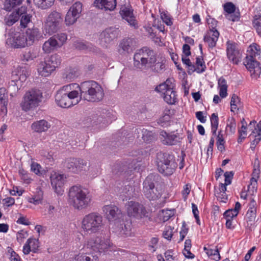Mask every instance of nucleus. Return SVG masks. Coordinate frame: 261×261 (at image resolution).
<instances>
[{"label":"nucleus","instance_id":"nucleus-1","mask_svg":"<svg viewBox=\"0 0 261 261\" xmlns=\"http://www.w3.org/2000/svg\"><path fill=\"white\" fill-rule=\"evenodd\" d=\"M105 95L102 87L94 81H87L82 84L71 83L61 87L55 95L56 104L63 108H69L78 104L82 97L91 102H99Z\"/></svg>","mask_w":261,"mask_h":261},{"label":"nucleus","instance_id":"nucleus-2","mask_svg":"<svg viewBox=\"0 0 261 261\" xmlns=\"http://www.w3.org/2000/svg\"><path fill=\"white\" fill-rule=\"evenodd\" d=\"M91 197L88 190L81 186L71 187L68 192V202L74 208L82 210L89 206Z\"/></svg>","mask_w":261,"mask_h":261},{"label":"nucleus","instance_id":"nucleus-3","mask_svg":"<svg viewBox=\"0 0 261 261\" xmlns=\"http://www.w3.org/2000/svg\"><path fill=\"white\" fill-rule=\"evenodd\" d=\"M105 225L103 217L98 213L85 215L81 221V229L86 233L92 234L100 231Z\"/></svg>","mask_w":261,"mask_h":261},{"label":"nucleus","instance_id":"nucleus-4","mask_svg":"<svg viewBox=\"0 0 261 261\" xmlns=\"http://www.w3.org/2000/svg\"><path fill=\"white\" fill-rule=\"evenodd\" d=\"M134 65L139 69L152 67L157 58L154 51L143 47L136 51L134 56Z\"/></svg>","mask_w":261,"mask_h":261},{"label":"nucleus","instance_id":"nucleus-5","mask_svg":"<svg viewBox=\"0 0 261 261\" xmlns=\"http://www.w3.org/2000/svg\"><path fill=\"white\" fill-rule=\"evenodd\" d=\"M84 247L90 248L100 253L113 250V244L110 240L101 236L91 237L87 240Z\"/></svg>","mask_w":261,"mask_h":261},{"label":"nucleus","instance_id":"nucleus-6","mask_svg":"<svg viewBox=\"0 0 261 261\" xmlns=\"http://www.w3.org/2000/svg\"><path fill=\"white\" fill-rule=\"evenodd\" d=\"M42 93L38 89H32L27 91L23 97L20 106L24 111H28L38 107L42 100Z\"/></svg>","mask_w":261,"mask_h":261},{"label":"nucleus","instance_id":"nucleus-7","mask_svg":"<svg viewBox=\"0 0 261 261\" xmlns=\"http://www.w3.org/2000/svg\"><path fill=\"white\" fill-rule=\"evenodd\" d=\"M174 84L173 80L168 79L164 83L155 88V90L160 93L164 100L169 105H173L176 101V92L174 90Z\"/></svg>","mask_w":261,"mask_h":261},{"label":"nucleus","instance_id":"nucleus-8","mask_svg":"<svg viewBox=\"0 0 261 261\" xmlns=\"http://www.w3.org/2000/svg\"><path fill=\"white\" fill-rule=\"evenodd\" d=\"M59 62V59L57 55L45 58L37 65V70L39 75L44 77L48 76L55 70Z\"/></svg>","mask_w":261,"mask_h":261},{"label":"nucleus","instance_id":"nucleus-9","mask_svg":"<svg viewBox=\"0 0 261 261\" xmlns=\"http://www.w3.org/2000/svg\"><path fill=\"white\" fill-rule=\"evenodd\" d=\"M157 165L159 171L165 175H171L174 171L176 164L171 155L159 154Z\"/></svg>","mask_w":261,"mask_h":261},{"label":"nucleus","instance_id":"nucleus-10","mask_svg":"<svg viewBox=\"0 0 261 261\" xmlns=\"http://www.w3.org/2000/svg\"><path fill=\"white\" fill-rule=\"evenodd\" d=\"M62 17L60 13L54 11L49 13L44 21V29L46 33L51 35L60 28Z\"/></svg>","mask_w":261,"mask_h":261},{"label":"nucleus","instance_id":"nucleus-11","mask_svg":"<svg viewBox=\"0 0 261 261\" xmlns=\"http://www.w3.org/2000/svg\"><path fill=\"white\" fill-rule=\"evenodd\" d=\"M143 193L149 200H155L160 198L162 194L160 187H155L151 176H148L143 182Z\"/></svg>","mask_w":261,"mask_h":261},{"label":"nucleus","instance_id":"nucleus-12","mask_svg":"<svg viewBox=\"0 0 261 261\" xmlns=\"http://www.w3.org/2000/svg\"><path fill=\"white\" fill-rule=\"evenodd\" d=\"M87 162L82 159L68 158L64 163V166L68 171L74 174H82L86 170Z\"/></svg>","mask_w":261,"mask_h":261},{"label":"nucleus","instance_id":"nucleus-13","mask_svg":"<svg viewBox=\"0 0 261 261\" xmlns=\"http://www.w3.org/2000/svg\"><path fill=\"white\" fill-rule=\"evenodd\" d=\"M125 207L127 214L129 217L140 219L147 216V212L145 207L137 202L128 201Z\"/></svg>","mask_w":261,"mask_h":261},{"label":"nucleus","instance_id":"nucleus-14","mask_svg":"<svg viewBox=\"0 0 261 261\" xmlns=\"http://www.w3.org/2000/svg\"><path fill=\"white\" fill-rule=\"evenodd\" d=\"M82 11V4L80 2L75 3L68 10L65 17L66 25L74 24L80 17Z\"/></svg>","mask_w":261,"mask_h":261},{"label":"nucleus","instance_id":"nucleus-15","mask_svg":"<svg viewBox=\"0 0 261 261\" xmlns=\"http://www.w3.org/2000/svg\"><path fill=\"white\" fill-rule=\"evenodd\" d=\"M102 211L106 218L110 223H114V224L119 222L122 217L121 211L116 206L110 204L103 206Z\"/></svg>","mask_w":261,"mask_h":261},{"label":"nucleus","instance_id":"nucleus-16","mask_svg":"<svg viewBox=\"0 0 261 261\" xmlns=\"http://www.w3.org/2000/svg\"><path fill=\"white\" fill-rule=\"evenodd\" d=\"M119 34L118 29L110 28L106 29L100 35V43L104 47H108L111 42L117 37Z\"/></svg>","mask_w":261,"mask_h":261},{"label":"nucleus","instance_id":"nucleus-17","mask_svg":"<svg viewBox=\"0 0 261 261\" xmlns=\"http://www.w3.org/2000/svg\"><path fill=\"white\" fill-rule=\"evenodd\" d=\"M66 177L63 174L54 172L50 175L51 185L55 192L58 194L63 192V187L65 182Z\"/></svg>","mask_w":261,"mask_h":261},{"label":"nucleus","instance_id":"nucleus-18","mask_svg":"<svg viewBox=\"0 0 261 261\" xmlns=\"http://www.w3.org/2000/svg\"><path fill=\"white\" fill-rule=\"evenodd\" d=\"M120 14L123 19L128 24L135 28L137 27V22L133 13V10L129 4L121 5Z\"/></svg>","mask_w":261,"mask_h":261},{"label":"nucleus","instance_id":"nucleus-19","mask_svg":"<svg viewBox=\"0 0 261 261\" xmlns=\"http://www.w3.org/2000/svg\"><path fill=\"white\" fill-rule=\"evenodd\" d=\"M29 75V71L25 66H20L13 71L11 75L12 85L17 86L18 83L24 82Z\"/></svg>","mask_w":261,"mask_h":261},{"label":"nucleus","instance_id":"nucleus-20","mask_svg":"<svg viewBox=\"0 0 261 261\" xmlns=\"http://www.w3.org/2000/svg\"><path fill=\"white\" fill-rule=\"evenodd\" d=\"M227 55L229 60L234 64H238L241 58V53L238 48L237 44L228 41L227 42Z\"/></svg>","mask_w":261,"mask_h":261},{"label":"nucleus","instance_id":"nucleus-21","mask_svg":"<svg viewBox=\"0 0 261 261\" xmlns=\"http://www.w3.org/2000/svg\"><path fill=\"white\" fill-rule=\"evenodd\" d=\"M160 139L163 144L167 145H174L180 141V138L177 133H167L164 130L160 132Z\"/></svg>","mask_w":261,"mask_h":261},{"label":"nucleus","instance_id":"nucleus-22","mask_svg":"<svg viewBox=\"0 0 261 261\" xmlns=\"http://www.w3.org/2000/svg\"><path fill=\"white\" fill-rule=\"evenodd\" d=\"M244 64L253 77L256 78L261 73V67L256 59L246 58Z\"/></svg>","mask_w":261,"mask_h":261},{"label":"nucleus","instance_id":"nucleus-23","mask_svg":"<svg viewBox=\"0 0 261 261\" xmlns=\"http://www.w3.org/2000/svg\"><path fill=\"white\" fill-rule=\"evenodd\" d=\"M25 33L28 46L33 45L35 42L38 41L42 38V35L39 29L33 27L28 29Z\"/></svg>","mask_w":261,"mask_h":261},{"label":"nucleus","instance_id":"nucleus-24","mask_svg":"<svg viewBox=\"0 0 261 261\" xmlns=\"http://www.w3.org/2000/svg\"><path fill=\"white\" fill-rule=\"evenodd\" d=\"M8 40L16 48L24 47L28 46L24 33H16L12 38L8 39Z\"/></svg>","mask_w":261,"mask_h":261},{"label":"nucleus","instance_id":"nucleus-25","mask_svg":"<svg viewBox=\"0 0 261 261\" xmlns=\"http://www.w3.org/2000/svg\"><path fill=\"white\" fill-rule=\"evenodd\" d=\"M219 32L215 28L210 29L204 37V41L210 48L215 47L218 41Z\"/></svg>","mask_w":261,"mask_h":261},{"label":"nucleus","instance_id":"nucleus-26","mask_svg":"<svg viewBox=\"0 0 261 261\" xmlns=\"http://www.w3.org/2000/svg\"><path fill=\"white\" fill-rule=\"evenodd\" d=\"M51 124L49 122L44 119L34 121L31 125L32 130L35 133L41 134L47 132L50 127Z\"/></svg>","mask_w":261,"mask_h":261},{"label":"nucleus","instance_id":"nucleus-27","mask_svg":"<svg viewBox=\"0 0 261 261\" xmlns=\"http://www.w3.org/2000/svg\"><path fill=\"white\" fill-rule=\"evenodd\" d=\"M39 247V243L38 240L34 238H30L24 244L22 251L25 255L29 254L31 252L36 253Z\"/></svg>","mask_w":261,"mask_h":261},{"label":"nucleus","instance_id":"nucleus-28","mask_svg":"<svg viewBox=\"0 0 261 261\" xmlns=\"http://www.w3.org/2000/svg\"><path fill=\"white\" fill-rule=\"evenodd\" d=\"M246 58L261 60V48L256 43H252L248 47Z\"/></svg>","mask_w":261,"mask_h":261},{"label":"nucleus","instance_id":"nucleus-29","mask_svg":"<svg viewBox=\"0 0 261 261\" xmlns=\"http://www.w3.org/2000/svg\"><path fill=\"white\" fill-rule=\"evenodd\" d=\"M94 5L105 10L113 11L116 6V0H95Z\"/></svg>","mask_w":261,"mask_h":261},{"label":"nucleus","instance_id":"nucleus-30","mask_svg":"<svg viewBox=\"0 0 261 261\" xmlns=\"http://www.w3.org/2000/svg\"><path fill=\"white\" fill-rule=\"evenodd\" d=\"M58 48V41L54 37L49 38L42 45V50L46 54L50 53Z\"/></svg>","mask_w":261,"mask_h":261},{"label":"nucleus","instance_id":"nucleus-31","mask_svg":"<svg viewBox=\"0 0 261 261\" xmlns=\"http://www.w3.org/2000/svg\"><path fill=\"white\" fill-rule=\"evenodd\" d=\"M115 225L117 226V231L121 237H126L130 235V226L124 222H117Z\"/></svg>","mask_w":261,"mask_h":261},{"label":"nucleus","instance_id":"nucleus-32","mask_svg":"<svg viewBox=\"0 0 261 261\" xmlns=\"http://www.w3.org/2000/svg\"><path fill=\"white\" fill-rule=\"evenodd\" d=\"M132 41L127 39L123 40L119 44L118 51L120 54H126L133 51Z\"/></svg>","mask_w":261,"mask_h":261},{"label":"nucleus","instance_id":"nucleus-33","mask_svg":"<svg viewBox=\"0 0 261 261\" xmlns=\"http://www.w3.org/2000/svg\"><path fill=\"white\" fill-rule=\"evenodd\" d=\"M227 88L226 81L223 77H220L218 81V88L219 90V95L222 98L227 96Z\"/></svg>","mask_w":261,"mask_h":261},{"label":"nucleus","instance_id":"nucleus-34","mask_svg":"<svg viewBox=\"0 0 261 261\" xmlns=\"http://www.w3.org/2000/svg\"><path fill=\"white\" fill-rule=\"evenodd\" d=\"M20 17L19 9L17 11H13L7 15L5 18V21L7 25H12Z\"/></svg>","mask_w":261,"mask_h":261},{"label":"nucleus","instance_id":"nucleus-35","mask_svg":"<svg viewBox=\"0 0 261 261\" xmlns=\"http://www.w3.org/2000/svg\"><path fill=\"white\" fill-rule=\"evenodd\" d=\"M171 116V110L166 109L163 112V115L159 119L158 123L163 127L168 126L169 124Z\"/></svg>","mask_w":261,"mask_h":261},{"label":"nucleus","instance_id":"nucleus-36","mask_svg":"<svg viewBox=\"0 0 261 261\" xmlns=\"http://www.w3.org/2000/svg\"><path fill=\"white\" fill-rule=\"evenodd\" d=\"M19 13L20 18V25L21 27L25 28L28 24L31 21V16L26 13V8L24 7H21L19 8Z\"/></svg>","mask_w":261,"mask_h":261},{"label":"nucleus","instance_id":"nucleus-37","mask_svg":"<svg viewBox=\"0 0 261 261\" xmlns=\"http://www.w3.org/2000/svg\"><path fill=\"white\" fill-rule=\"evenodd\" d=\"M72 261H98V258L93 254L82 253L75 256Z\"/></svg>","mask_w":261,"mask_h":261},{"label":"nucleus","instance_id":"nucleus-38","mask_svg":"<svg viewBox=\"0 0 261 261\" xmlns=\"http://www.w3.org/2000/svg\"><path fill=\"white\" fill-rule=\"evenodd\" d=\"M224 218L226 220V227L228 229H232L234 228V218L237 216L233 215L230 211H226L223 214Z\"/></svg>","mask_w":261,"mask_h":261},{"label":"nucleus","instance_id":"nucleus-39","mask_svg":"<svg viewBox=\"0 0 261 261\" xmlns=\"http://www.w3.org/2000/svg\"><path fill=\"white\" fill-rule=\"evenodd\" d=\"M38 55L39 53L37 49L33 48L23 52L21 58L23 61H30L36 58Z\"/></svg>","mask_w":261,"mask_h":261},{"label":"nucleus","instance_id":"nucleus-40","mask_svg":"<svg viewBox=\"0 0 261 261\" xmlns=\"http://www.w3.org/2000/svg\"><path fill=\"white\" fill-rule=\"evenodd\" d=\"M31 170L38 176H44L46 173V171L40 164L35 162L31 163Z\"/></svg>","mask_w":261,"mask_h":261},{"label":"nucleus","instance_id":"nucleus-41","mask_svg":"<svg viewBox=\"0 0 261 261\" xmlns=\"http://www.w3.org/2000/svg\"><path fill=\"white\" fill-rule=\"evenodd\" d=\"M55 0H33L35 5L41 9H46L51 7Z\"/></svg>","mask_w":261,"mask_h":261},{"label":"nucleus","instance_id":"nucleus-42","mask_svg":"<svg viewBox=\"0 0 261 261\" xmlns=\"http://www.w3.org/2000/svg\"><path fill=\"white\" fill-rule=\"evenodd\" d=\"M236 130V121L235 119L230 117L227 120L226 126V132L228 135H233L235 133Z\"/></svg>","mask_w":261,"mask_h":261},{"label":"nucleus","instance_id":"nucleus-43","mask_svg":"<svg viewBox=\"0 0 261 261\" xmlns=\"http://www.w3.org/2000/svg\"><path fill=\"white\" fill-rule=\"evenodd\" d=\"M37 194L29 198V202L34 204H39L43 198V192L40 188L37 189Z\"/></svg>","mask_w":261,"mask_h":261},{"label":"nucleus","instance_id":"nucleus-44","mask_svg":"<svg viewBox=\"0 0 261 261\" xmlns=\"http://www.w3.org/2000/svg\"><path fill=\"white\" fill-rule=\"evenodd\" d=\"M218 115L213 113L211 117V130L213 135L216 136L217 130L218 126Z\"/></svg>","mask_w":261,"mask_h":261},{"label":"nucleus","instance_id":"nucleus-45","mask_svg":"<svg viewBox=\"0 0 261 261\" xmlns=\"http://www.w3.org/2000/svg\"><path fill=\"white\" fill-rule=\"evenodd\" d=\"M165 67V61L162 58L157 59L156 62L153 64L152 67H150L152 70L157 72H160L163 71Z\"/></svg>","mask_w":261,"mask_h":261},{"label":"nucleus","instance_id":"nucleus-46","mask_svg":"<svg viewBox=\"0 0 261 261\" xmlns=\"http://www.w3.org/2000/svg\"><path fill=\"white\" fill-rule=\"evenodd\" d=\"M257 188V178L252 177L250 179V183L248 186V193L250 195H253L256 193Z\"/></svg>","mask_w":261,"mask_h":261},{"label":"nucleus","instance_id":"nucleus-47","mask_svg":"<svg viewBox=\"0 0 261 261\" xmlns=\"http://www.w3.org/2000/svg\"><path fill=\"white\" fill-rule=\"evenodd\" d=\"M231 111L234 112L239 109V107L241 106V101L239 97L233 94L231 98L230 101Z\"/></svg>","mask_w":261,"mask_h":261},{"label":"nucleus","instance_id":"nucleus-48","mask_svg":"<svg viewBox=\"0 0 261 261\" xmlns=\"http://www.w3.org/2000/svg\"><path fill=\"white\" fill-rule=\"evenodd\" d=\"M80 75V72L76 69H71L67 71L65 78L67 81L73 80Z\"/></svg>","mask_w":261,"mask_h":261},{"label":"nucleus","instance_id":"nucleus-49","mask_svg":"<svg viewBox=\"0 0 261 261\" xmlns=\"http://www.w3.org/2000/svg\"><path fill=\"white\" fill-rule=\"evenodd\" d=\"M195 65L196 68L195 69L198 73L202 72L204 71L205 66L203 60L201 57H198L196 58Z\"/></svg>","mask_w":261,"mask_h":261},{"label":"nucleus","instance_id":"nucleus-50","mask_svg":"<svg viewBox=\"0 0 261 261\" xmlns=\"http://www.w3.org/2000/svg\"><path fill=\"white\" fill-rule=\"evenodd\" d=\"M217 145L218 149L221 151L224 150V143L225 141L223 138V135L222 134V131H220L217 135Z\"/></svg>","mask_w":261,"mask_h":261},{"label":"nucleus","instance_id":"nucleus-51","mask_svg":"<svg viewBox=\"0 0 261 261\" xmlns=\"http://www.w3.org/2000/svg\"><path fill=\"white\" fill-rule=\"evenodd\" d=\"M8 102V94L6 89L0 83V103Z\"/></svg>","mask_w":261,"mask_h":261},{"label":"nucleus","instance_id":"nucleus-52","mask_svg":"<svg viewBox=\"0 0 261 261\" xmlns=\"http://www.w3.org/2000/svg\"><path fill=\"white\" fill-rule=\"evenodd\" d=\"M23 0H6L5 3V8L7 10H10L14 7L21 4Z\"/></svg>","mask_w":261,"mask_h":261},{"label":"nucleus","instance_id":"nucleus-53","mask_svg":"<svg viewBox=\"0 0 261 261\" xmlns=\"http://www.w3.org/2000/svg\"><path fill=\"white\" fill-rule=\"evenodd\" d=\"M29 236L28 232L24 229L18 231L16 236L17 241L20 244H22L24 240Z\"/></svg>","mask_w":261,"mask_h":261},{"label":"nucleus","instance_id":"nucleus-54","mask_svg":"<svg viewBox=\"0 0 261 261\" xmlns=\"http://www.w3.org/2000/svg\"><path fill=\"white\" fill-rule=\"evenodd\" d=\"M175 214V210H163L162 211L161 216L164 221H168L171 217Z\"/></svg>","mask_w":261,"mask_h":261},{"label":"nucleus","instance_id":"nucleus-55","mask_svg":"<svg viewBox=\"0 0 261 261\" xmlns=\"http://www.w3.org/2000/svg\"><path fill=\"white\" fill-rule=\"evenodd\" d=\"M18 173L21 179L23 180L24 183L28 184L31 182L32 179L27 171L21 168L19 169Z\"/></svg>","mask_w":261,"mask_h":261},{"label":"nucleus","instance_id":"nucleus-56","mask_svg":"<svg viewBox=\"0 0 261 261\" xmlns=\"http://www.w3.org/2000/svg\"><path fill=\"white\" fill-rule=\"evenodd\" d=\"M7 251L11 261H21L20 256L11 247H8Z\"/></svg>","mask_w":261,"mask_h":261},{"label":"nucleus","instance_id":"nucleus-57","mask_svg":"<svg viewBox=\"0 0 261 261\" xmlns=\"http://www.w3.org/2000/svg\"><path fill=\"white\" fill-rule=\"evenodd\" d=\"M161 18L163 21L167 25L171 26L173 24L172 18L167 13L164 12H161L160 14Z\"/></svg>","mask_w":261,"mask_h":261},{"label":"nucleus","instance_id":"nucleus-58","mask_svg":"<svg viewBox=\"0 0 261 261\" xmlns=\"http://www.w3.org/2000/svg\"><path fill=\"white\" fill-rule=\"evenodd\" d=\"M54 37L58 41L59 47H61L66 42L67 39V35L65 33L58 34Z\"/></svg>","mask_w":261,"mask_h":261},{"label":"nucleus","instance_id":"nucleus-59","mask_svg":"<svg viewBox=\"0 0 261 261\" xmlns=\"http://www.w3.org/2000/svg\"><path fill=\"white\" fill-rule=\"evenodd\" d=\"M173 229L174 228L170 226H166L163 233V237L167 240H170L173 236Z\"/></svg>","mask_w":261,"mask_h":261},{"label":"nucleus","instance_id":"nucleus-60","mask_svg":"<svg viewBox=\"0 0 261 261\" xmlns=\"http://www.w3.org/2000/svg\"><path fill=\"white\" fill-rule=\"evenodd\" d=\"M142 139L145 142H149L153 140V134L150 131L145 130L143 132Z\"/></svg>","mask_w":261,"mask_h":261},{"label":"nucleus","instance_id":"nucleus-61","mask_svg":"<svg viewBox=\"0 0 261 261\" xmlns=\"http://www.w3.org/2000/svg\"><path fill=\"white\" fill-rule=\"evenodd\" d=\"M255 201L253 199L251 200V203L250 204V208L247 213V215H249L252 218H254L255 216Z\"/></svg>","mask_w":261,"mask_h":261},{"label":"nucleus","instance_id":"nucleus-62","mask_svg":"<svg viewBox=\"0 0 261 261\" xmlns=\"http://www.w3.org/2000/svg\"><path fill=\"white\" fill-rule=\"evenodd\" d=\"M224 9L226 14H231L234 13L235 6L232 3H227L224 5Z\"/></svg>","mask_w":261,"mask_h":261},{"label":"nucleus","instance_id":"nucleus-63","mask_svg":"<svg viewBox=\"0 0 261 261\" xmlns=\"http://www.w3.org/2000/svg\"><path fill=\"white\" fill-rule=\"evenodd\" d=\"M15 204L14 198L9 197L3 199V204L4 207H10Z\"/></svg>","mask_w":261,"mask_h":261},{"label":"nucleus","instance_id":"nucleus-64","mask_svg":"<svg viewBox=\"0 0 261 261\" xmlns=\"http://www.w3.org/2000/svg\"><path fill=\"white\" fill-rule=\"evenodd\" d=\"M253 23L257 33L261 37V18H256Z\"/></svg>","mask_w":261,"mask_h":261}]
</instances>
